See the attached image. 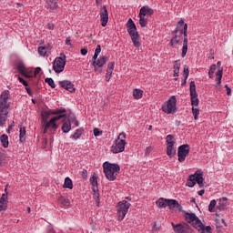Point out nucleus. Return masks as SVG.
Instances as JSON below:
<instances>
[{
    "mask_svg": "<svg viewBox=\"0 0 233 233\" xmlns=\"http://www.w3.org/2000/svg\"><path fill=\"white\" fill-rule=\"evenodd\" d=\"M10 97V91L5 90L2 92L0 96V127L3 128L6 125V120L8 119V109L10 108V104L8 99Z\"/></svg>",
    "mask_w": 233,
    "mask_h": 233,
    "instance_id": "nucleus-1",
    "label": "nucleus"
},
{
    "mask_svg": "<svg viewBox=\"0 0 233 233\" xmlns=\"http://www.w3.org/2000/svg\"><path fill=\"white\" fill-rule=\"evenodd\" d=\"M127 34H129L132 43L136 48L141 46V42H139V33L137 32V26L132 18H129L126 24Z\"/></svg>",
    "mask_w": 233,
    "mask_h": 233,
    "instance_id": "nucleus-2",
    "label": "nucleus"
},
{
    "mask_svg": "<svg viewBox=\"0 0 233 233\" xmlns=\"http://www.w3.org/2000/svg\"><path fill=\"white\" fill-rule=\"evenodd\" d=\"M104 174L108 179V181H116L117 178V174H119V170L121 167L117 164H110L108 162H105L103 164Z\"/></svg>",
    "mask_w": 233,
    "mask_h": 233,
    "instance_id": "nucleus-3",
    "label": "nucleus"
},
{
    "mask_svg": "<svg viewBox=\"0 0 233 233\" xmlns=\"http://www.w3.org/2000/svg\"><path fill=\"white\" fill-rule=\"evenodd\" d=\"M184 218L187 223L192 225L197 230L203 232V222H201V219H199L198 215L195 213L184 212Z\"/></svg>",
    "mask_w": 233,
    "mask_h": 233,
    "instance_id": "nucleus-4",
    "label": "nucleus"
},
{
    "mask_svg": "<svg viewBox=\"0 0 233 233\" xmlns=\"http://www.w3.org/2000/svg\"><path fill=\"white\" fill-rule=\"evenodd\" d=\"M162 110L165 114H176L177 112V99L176 96H172L162 106Z\"/></svg>",
    "mask_w": 233,
    "mask_h": 233,
    "instance_id": "nucleus-5",
    "label": "nucleus"
},
{
    "mask_svg": "<svg viewBox=\"0 0 233 233\" xmlns=\"http://www.w3.org/2000/svg\"><path fill=\"white\" fill-rule=\"evenodd\" d=\"M127 137V134L120 133L116 140V145L111 147V152L113 154H119V152L125 151V145H127V141L125 140Z\"/></svg>",
    "mask_w": 233,
    "mask_h": 233,
    "instance_id": "nucleus-6",
    "label": "nucleus"
},
{
    "mask_svg": "<svg viewBox=\"0 0 233 233\" xmlns=\"http://www.w3.org/2000/svg\"><path fill=\"white\" fill-rule=\"evenodd\" d=\"M66 65V56L65 53H61L60 56H57L53 62V70L56 74H61L65 70Z\"/></svg>",
    "mask_w": 233,
    "mask_h": 233,
    "instance_id": "nucleus-7",
    "label": "nucleus"
},
{
    "mask_svg": "<svg viewBox=\"0 0 233 233\" xmlns=\"http://www.w3.org/2000/svg\"><path fill=\"white\" fill-rule=\"evenodd\" d=\"M131 204L127 200H122L117 204V216L119 221H123L125 219V216L128 214V209L130 208Z\"/></svg>",
    "mask_w": 233,
    "mask_h": 233,
    "instance_id": "nucleus-8",
    "label": "nucleus"
},
{
    "mask_svg": "<svg viewBox=\"0 0 233 233\" xmlns=\"http://www.w3.org/2000/svg\"><path fill=\"white\" fill-rule=\"evenodd\" d=\"M66 109L63 108V107L60 109H55V110L49 109L47 111H43L42 112V121L44 124L46 125V123H48V118L51 116H57L59 114H66Z\"/></svg>",
    "mask_w": 233,
    "mask_h": 233,
    "instance_id": "nucleus-9",
    "label": "nucleus"
},
{
    "mask_svg": "<svg viewBox=\"0 0 233 233\" xmlns=\"http://www.w3.org/2000/svg\"><path fill=\"white\" fill-rule=\"evenodd\" d=\"M188 154H190V146L188 144L178 147L177 157L179 163H185Z\"/></svg>",
    "mask_w": 233,
    "mask_h": 233,
    "instance_id": "nucleus-10",
    "label": "nucleus"
},
{
    "mask_svg": "<svg viewBox=\"0 0 233 233\" xmlns=\"http://www.w3.org/2000/svg\"><path fill=\"white\" fill-rule=\"evenodd\" d=\"M190 97L192 106H198L199 98H198V91H196V82L191 81L189 84Z\"/></svg>",
    "mask_w": 233,
    "mask_h": 233,
    "instance_id": "nucleus-11",
    "label": "nucleus"
},
{
    "mask_svg": "<svg viewBox=\"0 0 233 233\" xmlns=\"http://www.w3.org/2000/svg\"><path fill=\"white\" fill-rule=\"evenodd\" d=\"M63 117H66V115L62 113L61 114H58L57 116H55L53 118H51L48 123H46L45 125V127H44V134H46V132H48V128L52 127L54 128L55 130H56L57 128V124H56V121H59V119H63Z\"/></svg>",
    "mask_w": 233,
    "mask_h": 233,
    "instance_id": "nucleus-12",
    "label": "nucleus"
},
{
    "mask_svg": "<svg viewBox=\"0 0 233 233\" xmlns=\"http://www.w3.org/2000/svg\"><path fill=\"white\" fill-rule=\"evenodd\" d=\"M173 230L175 233H192V227L187 223L174 224L172 223Z\"/></svg>",
    "mask_w": 233,
    "mask_h": 233,
    "instance_id": "nucleus-13",
    "label": "nucleus"
},
{
    "mask_svg": "<svg viewBox=\"0 0 233 233\" xmlns=\"http://www.w3.org/2000/svg\"><path fill=\"white\" fill-rule=\"evenodd\" d=\"M183 36L185 37V32H183V29L176 30L175 36H173L170 41V46L172 48H174V46H176L179 41L183 40Z\"/></svg>",
    "mask_w": 233,
    "mask_h": 233,
    "instance_id": "nucleus-14",
    "label": "nucleus"
},
{
    "mask_svg": "<svg viewBox=\"0 0 233 233\" xmlns=\"http://www.w3.org/2000/svg\"><path fill=\"white\" fill-rule=\"evenodd\" d=\"M58 85L59 86H61V88L67 90V92H70L71 94H74V92H76V87H74V84L70 80L59 81Z\"/></svg>",
    "mask_w": 233,
    "mask_h": 233,
    "instance_id": "nucleus-15",
    "label": "nucleus"
},
{
    "mask_svg": "<svg viewBox=\"0 0 233 233\" xmlns=\"http://www.w3.org/2000/svg\"><path fill=\"white\" fill-rule=\"evenodd\" d=\"M100 21L102 26H106L108 25V10L106 9V5H104L100 9Z\"/></svg>",
    "mask_w": 233,
    "mask_h": 233,
    "instance_id": "nucleus-16",
    "label": "nucleus"
},
{
    "mask_svg": "<svg viewBox=\"0 0 233 233\" xmlns=\"http://www.w3.org/2000/svg\"><path fill=\"white\" fill-rule=\"evenodd\" d=\"M154 15V9L148 5H144L140 8L138 17H152Z\"/></svg>",
    "mask_w": 233,
    "mask_h": 233,
    "instance_id": "nucleus-17",
    "label": "nucleus"
},
{
    "mask_svg": "<svg viewBox=\"0 0 233 233\" xmlns=\"http://www.w3.org/2000/svg\"><path fill=\"white\" fill-rule=\"evenodd\" d=\"M16 68L21 76H24L27 79H30V77H32V76L28 75V69L26 68V66H25V64H23V62L18 63L16 65Z\"/></svg>",
    "mask_w": 233,
    "mask_h": 233,
    "instance_id": "nucleus-18",
    "label": "nucleus"
},
{
    "mask_svg": "<svg viewBox=\"0 0 233 233\" xmlns=\"http://www.w3.org/2000/svg\"><path fill=\"white\" fill-rule=\"evenodd\" d=\"M187 52H188V36L187 35V25H186L181 57H185V56H187Z\"/></svg>",
    "mask_w": 233,
    "mask_h": 233,
    "instance_id": "nucleus-19",
    "label": "nucleus"
},
{
    "mask_svg": "<svg viewBox=\"0 0 233 233\" xmlns=\"http://www.w3.org/2000/svg\"><path fill=\"white\" fill-rule=\"evenodd\" d=\"M46 6L47 10L54 12V10H57L59 5L57 4V0H46Z\"/></svg>",
    "mask_w": 233,
    "mask_h": 233,
    "instance_id": "nucleus-20",
    "label": "nucleus"
},
{
    "mask_svg": "<svg viewBox=\"0 0 233 233\" xmlns=\"http://www.w3.org/2000/svg\"><path fill=\"white\" fill-rule=\"evenodd\" d=\"M106 61H108V57L102 56H99L96 62H93V66H98V68H103L105 65H106Z\"/></svg>",
    "mask_w": 233,
    "mask_h": 233,
    "instance_id": "nucleus-21",
    "label": "nucleus"
},
{
    "mask_svg": "<svg viewBox=\"0 0 233 233\" xmlns=\"http://www.w3.org/2000/svg\"><path fill=\"white\" fill-rule=\"evenodd\" d=\"M8 201V193H4L0 198V212L6 210Z\"/></svg>",
    "mask_w": 233,
    "mask_h": 233,
    "instance_id": "nucleus-22",
    "label": "nucleus"
},
{
    "mask_svg": "<svg viewBox=\"0 0 233 233\" xmlns=\"http://www.w3.org/2000/svg\"><path fill=\"white\" fill-rule=\"evenodd\" d=\"M227 207H228V198H219L217 208L218 210H227Z\"/></svg>",
    "mask_w": 233,
    "mask_h": 233,
    "instance_id": "nucleus-23",
    "label": "nucleus"
},
{
    "mask_svg": "<svg viewBox=\"0 0 233 233\" xmlns=\"http://www.w3.org/2000/svg\"><path fill=\"white\" fill-rule=\"evenodd\" d=\"M167 207H168L170 210H174L176 208L179 210V208H181V205H179V202L175 199H167Z\"/></svg>",
    "mask_w": 233,
    "mask_h": 233,
    "instance_id": "nucleus-24",
    "label": "nucleus"
},
{
    "mask_svg": "<svg viewBox=\"0 0 233 233\" xmlns=\"http://www.w3.org/2000/svg\"><path fill=\"white\" fill-rule=\"evenodd\" d=\"M50 50H52V46H50V44L46 46H39L37 49L38 54L39 56H41V57H45V56H46V54H48Z\"/></svg>",
    "mask_w": 233,
    "mask_h": 233,
    "instance_id": "nucleus-25",
    "label": "nucleus"
},
{
    "mask_svg": "<svg viewBox=\"0 0 233 233\" xmlns=\"http://www.w3.org/2000/svg\"><path fill=\"white\" fill-rule=\"evenodd\" d=\"M195 177L196 183H198L200 188H203V187H205V184H203V181H205V178H203V174H201L200 171H196Z\"/></svg>",
    "mask_w": 233,
    "mask_h": 233,
    "instance_id": "nucleus-26",
    "label": "nucleus"
},
{
    "mask_svg": "<svg viewBox=\"0 0 233 233\" xmlns=\"http://www.w3.org/2000/svg\"><path fill=\"white\" fill-rule=\"evenodd\" d=\"M187 187H189V188H192L196 187V175H190L187 181Z\"/></svg>",
    "mask_w": 233,
    "mask_h": 233,
    "instance_id": "nucleus-27",
    "label": "nucleus"
},
{
    "mask_svg": "<svg viewBox=\"0 0 233 233\" xmlns=\"http://www.w3.org/2000/svg\"><path fill=\"white\" fill-rule=\"evenodd\" d=\"M0 141L2 143V147H4V148H8V145H10V142L8 141V135H2L0 137Z\"/></svg>",
    "mask_w": 233,
    "mask_h": 233,
    "instance_id": "nucleus-28",
    "label": "nucleus"
},
{
    "mask_svg": "<svg viewBox=\"0 0 233 233\" xmlns=\"http://www.w3.org/2000/svg\"><path fill=\"white\" fill-rule=\"evenodd\" d=\"M63 187L69 188V190H72V188H74V183L72 182V179L70 177H67L65 178Z\"/></svg>",
    "mask_w": 233,
    "mask_h": 233,
    "instance_id": "nucleus-29",
    "label": "nucleus"
},
{
    "mask_svg": "<svg viewBox=\"0 0 233 233\" xmlns=\"http://www.w3.org/2000/svg\"><path fill=\"white\" fill-rule=\"evenodd\" d=\"M221 79H223V69H218L216 73V81L218 86H221Z\"/></svg>",
    "mask_w": 233,
    "mask_h": 233,
    "instance_id": "nucleus-30",
    "label": "nucleus"
},
{
    "mask_svg": "<svg viewBox=\"0 0 233 233\" xmlns=\"http://www.w3.org/2000/svg\"><path fill=\"white\" fill-rule=\"evenodd\" d=\"M167 201L168 199L167 198H159L157 201V206L158 207V208H167Z\"/></svg>",
    "mask_w": 233,
    "mask_h": 233,
    "instance_id": "nucleus-31",
    "label": "nucleus"
},
{
    "mask_svg": "<svg viewBox=\"0 0 233 233\" xmlns=\"http://www.w3.org/2000/svg\"><path fill=\"white\" fill-rule=\"evenodd\" d=\"M25 136H26V128L20 127L19 139L21 143H25V141H26V138L25 137Z\"/></svg>",
    "mask_w": 233,
    "mask_h": 233,
    "instance_id": "nucleus-32",
    "label": "nucleus"
},
{
    "mask_svg": "<svg viewBox=\"0 0 233 233\" xmlns=\"http://www.w3.org/2000/svg\"><path fill=\"white\" fill-rule=\"evenodd\" d=\"M69 130H72V124L67 121L64 122L62 125V132H64V134H68Z\"/></svg>",
    "mask_w": 233,
    "mask_h": 233,
    "instance_id": "nucleus-33",
    "label": "nucleus"
},
{
    "mask_svg": "<svg viewBox=\"0 0 233 233\" xmlns=\"http://www.w3.org/2000/svg\"><path fill=\"white\" fill-rule=\"evenodd\" d=\"M167 147H174L176 145V140H174V136L167 135L166 137Z\"/></svg>",
    "mask_w": 233,
    "mask_h": 233,
    "instance_id": "nucleus-34",
    "label": "nucleus"
},
{
    "mask_svg": "<svg viewBox=\"0 0 233 233\" xmlns=\"http://www.w3.org/2000/svg\"><path fill=\"white\" fill-rule=\"evenodd\" d=\"M93 191L95 192L93 198L96 203V207H99L100 198H99V189L96 187H93Z\"/></svg>",
    "mask_w": 233,
    "mask_h": 233,
    "instance_id": "nucleus-35",
    "label": "nucleus"
},
{
    "mask_svg": "<svg viewBox=\"0 0 233 233\" xmlns=\"http://www.w3.org/2000/svg\"><path fill=\"white\" fill-rule=\"evenodd\" d=\"M83 132H85V129H83V127H80L78 129H76L75 131V133L72 136L73 139H79V137H81V136H83Z\"/></svg>",
    "mask_w": 233,
    "mask_h": 233,
    "instance_id": "nucleus-36",
    "label": "nucleus"
},
{
    "mask_svg": "<svg viewBox=\"0 0 233 233\" xmlns=\"http://www.w3.org/2000/svg\"><path fill=\"white\" fill-rule=\"evenodd\" d=\"M187 26V31L188 30V25L187 24H185V21L180 20L177 23V30H183L184 32V37H185V27Z\"/></svg>",
    "mask_w": 233,
    "mask_h": 233,
    "instance_id": "nucleus-37",
    "label": "nucleus"
},
{
    "mask_svg": "<svg viewBox=\"0 0 233 233\" xmlns=\"http://www.w3.org/2000/svg\"><path fill=\"white\" fill-rule=\"evenodd\" d=\"M133 96L135 97V99H141V97H143V90L134 89Z\"/></svg>",
    "mask_w": 233,
    "mask_h": 233,
    "instance_id": "nucleus-38",
    "label": "nucleus"
},
{
    "mask_svg": "<svg viewBox=\"0 0 233 233\" xmlns=\"http://www.w3.org/2000/svg\"><path fill=\"white\" fill-rule=\"evenodd\" d=\"M167 154L168 157H174V156H176V147H167Z\"/></svg>",
    "mask_w": 233,
    "mask_h": 233,
    "instance_id": "nucleus-39",
    "label": "nucleus"
},
{
    "mask_svg": "<svg viewBox=\"0 0 233 233\" xmlns=\"http://www.w3.org/2000/svg\"><path fill=\"white\" fill-rule=\"evenodd\" d=\"M59 202L61 203V205H64V207H70L71 205L70 200L68 198H66L65 197H61L59 198Z\"/></svg>",
    "mask_w": 233,
    "mask_h": 233,
    "instance_id": "nucleus-40",
    "label": "nucleus"
},
{
    "mask_svg": "<svg viewBox=\"0 0 233 233\" xmlns=\"http://www.w3.org/2000/svg\"><path fill=\"white\" fill-rule=\"evenodd\" d=\"M139 17V25L142 28H145L147 25H148V20L145 16H138Z\"/></svg>",
    "mask_w": 233,
    "mask_h": 233,
    "instance_id": "nucleus-41",
    "label": "nucleus"
},
{
    "mask_svg": "<svg viewBox=\"0 0 233 233\" xmlns=\"http://www.w3.org/2000/svg\"><path fill=\"white\" fill-rule=\"evenodd\" d=\"M173 68H174L173 70L174 74H179V68H181V63H179V61H175Z\"/></svg>",
    "mask_w": 233,
    "mask_h": 233,
    "instance_id": "nucleus-42",
    "label": "nucleus"
},
{
    "mask_svg": "<svg viewBox=\"0 0 233 233\" xmlns=\"http://www.w3.org/2000/svg\"><path fill=\"white\" fill-rule=\"evenodd\" d=\"M214 72H216V65L215 64L211 65L209 67L208 76L210 79H212L214 77Z\"/></svg>",
    "mask_w": 233,
    "mask_h": 233,
    "instance_id": "nucleus-43",
    "label": "nucleus"
},
{
    "mask_svg": "<svg viewBox=\"0 0 233 233\" xmlns=\"http://www.w3.org/2000/svg\"><path fill=\"white\" fill-rule=\"evenodd\" d=\"M216 205H218V201H216V199L211 200L208 205V211L213 212L214 208H216Z\"/></svg>",
    "mask_w": 233,
    "mask_h": 233,
    "instance_id": "nucleus-44",
    "label": "nucleus"
},
{
    "mask_svg": "<svg viewBox=\"0 0 233 233\" xmlns=\"http://www.w3.org/2000/svg\"><path fill=\"white\" fill-rule=\"evenodd\" d=\"M77 118L76 117V115H74V113H70L67 116V123H70V125H72V123H74V121H76Z\"/></svg>",
    "mask_w": 233,
    "mask_h": 233,
    "instance_id": "nucleus-45",
    "label": "nucleus"
},
{
    "mask_svg": "<svg viewBox=\"0 0 233 233\" xmlns=\"http://www.w3.org/2000/svg\"><path fill=\"white\" fill-rule=\"evenodd\" d=\"M90 183L94 187V188H97V177L96 176H93L90 178Z\"/></svg>",
    "mask_w": 233,
    "mask_h": 233,
    "instance_id": "nucleus-46",
    "label": "nucleus"
},
{
    "mask_svg": "<svg viewBox=\"0 0 233 233\" xmlns=\"http://www.w3.org/2000/svg\"><path fill=\"white\" fill-rule=\"evenodd\" d=\"M192 113H193V116H194V119L196 121H198V117L199 116V109H198L196 107H192Z\"/></svg>",
    "mask_w": 233,
    "mask_h": 233,
    "instance_id": "nucleus-47",
    "label": "nucleus"
},
{
    "mask_svg": "<svg viewBox=\"0 0 233 233\" xmlns=\"http://www.w3.org/2000/svg\"><path fill=\"white\" fill-rule=\"evenodd\" d=\"M46 83L51 86V88H56V83L54 82V79L52 78H46Z\"/></svg>",
    "mask_w": 233,
    "mask_h": 233,
    "instance_id": "nucleus-48",
    "label": "nucleus"
},
{
    "mask_svg": "<svg viewBox=\"0 0 233 233\" xmlns=\"http://www.w3.org/2000/svg\"><path fill=\"white\" fill-rule=\"evenodd\" d=\"M198 231L200 233H205V232L210 233V232H212V227L207 226L205 228V225H203V231H199V230H198Z\"/></svg>",
    "mask_w": 233,
    "mask_h": 233,
    "instance_id": "nucleus-49",
    "label": "nucleus"
},
{
    "mask_svg": "<svg viewBox=\"0 0 233 233\" xmlns=\"http://www.w3.org/2000/svg\"><path fill=\"white\" fill-rule=\"evenodd\" d=\"M114 66H115V63L114 62H110L108 65H107V69L106 71L107 72H114Z\"/></svg>",
    "mask_w": 233,
    "mask_h": 233,
    "instance_id": "nucleus-50",
    "label": "nucleus"
},
{
    "mask_svg": "<svg viewBox=\"0 0 233 233\" xmlns=\"http://www.w3.org/2000/svg\"><path fill=\"white\" fill-rule=\"evenodd\" d=\"M188 74H189L188 67H187V66H185L184 71H183V76L186 79H188Z\"/></svg>",
    "mask_w": 233,
    "mask_h": 233,
    "instance_id": "nucleus-51",
    "label": "nucleus"
},
{
    "mask_svg": "<svg viewBox=\"0 0 233 233\" xmlns=\"http://www.w3.org/2000/svg\"><path fill=\"white\" fill-rule=\"evenodd\" d=\"M95 137H97L103 134V131H99V128H94L93 130Z\"/></svg>",
    "mask_w": 233,
    "mask_h": 233,
    "instance_id": "nucleus-52",
    "label": "nucleus"
},
{
    "mask_svg": "<svg viewBox=\"0 0 233 233\" xmlns=\"http://www.w3.org/2000/svg\"><path fill=\"white\" fill-rule=\"evenodd\" d=\"M152 150H154V147H152V146L146 147V149H145L146 156H148L150 154V152H152Z\"/></svg>",
    "mask_w": 233,
    "mask_h": 233,
    "instance_id": "nucleus-53",
    "label": "nucleus"
},
{
    "mask_svg": "<svg viewBox=\"0 0 233 233\" xmlns=\"http://www.w3.org/2000/svg\"><path fill=\"white\" fill-rule=\"evenodd\" d=\"M18 80L20 81V83H22V85H24V86H28V82L24 80L23 77L19 76Z\"/></svg>",
    "mask_w": 233,
    "mask_h": 233,
    "instance_id": "nucleus-54",
    "label": "nucleus"
},
{
    "mask_svg": "<svg viewBox=\"0 0 233 233\" xmlns=\"http://www.w3.org/2000/svg\"><path fill=\"white\" fill-rule=\"evenodd\" d=\"M111 77H112V72L111 71H106V81H110Z\"/></svg>",
    "mask_w": 233,
    "mask_h": 233,
    "instance_id": "nucleus-55",
    "label": "nucleus"
},
{
    "mask_svg": "<svg viewBox=\"0 0 233 233\" xmlns=\"http://www.w3.org/2000/svg\"><path fill=\"white\" fill-rule=\"evenodd\" d=\"M80 52L82 56H86V54H88V49L86 47H84L81 49Z\"/></svg>",
    "mask_w": 233,
    "mask_h": 233,
    "instance_id": "nucleus-56",
    "label": "nucleus"
},
{
    "mask_svg": "<svg viewBox=\"0 0 233 233\" xmlns=\"http://www.w3.org/2000/svg\"><path fill=\"white\" fill-rule=\"evenodd\" d=\"M25 90H26L28 96H30V97L34 96V94L32 93V89L30 87H25Z\"/></svg>",
    "mask_w": 233,
    "mask_h": 233,
    "instance_id": "nucleus-57",
    "label": "nucleus"
},
{
    "mask_svg": "<svg viewBox=\"0 0 233 233\" xmlns=\"http://www.w3.org/2000/svg\"><path fill=\"white\" fill-rule=\"evenodd\" d=\"M99 56V55L97 53H95L92 58V63H96V60L98 59L97 57Z\"/></svg>",
    "mask_w": 233,
    "mask_h": 233,
    "instance_id": "nucleus-58",
    "label": "nucleus"
},
{
    "mask_svg": "<svg viewBox=\"0 0 233 233\" xmlns=\"http://www.w3.org/2000/svg\"><path fill=\"white\" fill-rule=\"evenodd\" d=\"M95 54H101V46L97 45L95 50Z\"/></svg>",
    "mask_w": 233,
    "mask_h": 233,
    "instance_id": "nucleus-59",
    "label": "nucleus"
},
{
    "mask_svg": "<svg viewBox=\"0 0 233 233\" xmlns=\"http://www.w3.org/2000/svg\"><path fill=\"white\" fill-rule=\"evenodd\" d=\"M225 88H226V90H227L228 96H230V94H232V89H230V87H228V85L225 86Z\"/></svg>",
    "mask_w": 233,
    "mask_h": 233,
    "instance_id": "nucleus-60",
    "label": "nucleus"
},
{
    "mask_svg": "<svg viewBox=\"0 0 233 233\" xmlns=\"http://www.w3.org/2000/svg\"><path fill=\"white\" fill-rule=\"evenodd\" d=\"M41 72V67H36L35 69V76H37V74H39Z\"/></svg>",
    "mask_w": 233,
    "mask_h": 233,
    "instance_id": "nucleus-61",
    "label": "nucleus"
},
{
    "mask_svg": "<svg viewBox=\"0 0 233 233\" xmlns=\"http://www.w3.org/2000/svg\"><path fill=\"white\" fill-rule=\"evenodd\" d=\"M47 28L48 30H54V24H48Z\"/></svg>",
    "mask_w": 233,
    "mask_h": 233,
    "instance_id": "nucleus-62",
    "label": "nucleus"
},
{
    "mask_svg": "<svg viewBox=\"0 0 233 233\" xmlns=\"http://www.w3.org/2000/svg\"><path fill=\"white\" fill-rule=\"evenodd\" d=\"M205 194V189H201L198 191V196H203Z\"/></svg>",
    "mask_w": 233,
    "mask_h": 233,
    "instance_id": "nucleus-63",
    "label": "nucleus"
},
{
    "mask_svg": "<svg viewBox=\"0 0 233 233\" xmlns=\"http://www.w3.org/2000/svg\"><path fill=\"white\" fill-rule=\"evenodd\" d=\"M70 37H67L66 39V45H70Z\"/></svg>",
    "mask_w": 233,
    "mask_h": 233,
    "instance_id": "nucleus-64",
    "label": "nucleus"
}]
</instances>
